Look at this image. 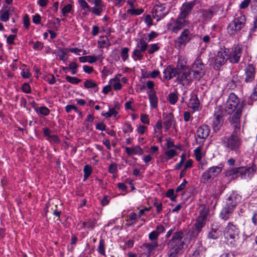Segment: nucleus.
Returning <instances> with one entry per match:
<instances>
[{"instance_id":"obj_19","label":"nucleus","mask_w":257,"mask_h":257,"mask_svg":"<svg viewBox=\"0 0 257 257\" xmlns=\"http://www.w3.org/2000/svg\"><path fill=\"white\" fill-rule=\"evenodd\" d=\"M219 10V7L216 5L213 6L208 9L202 10L201 13L203 19L205 21H209L214 15H216Z\"/></svg>"},{"instance_id":"obj_59","label":"nucleus","mask_w":257,"mask_h":257,"mask_svg":"<svg viewBox=\"0 0 257 257\" xmlns=\"http://www.w3.org/2000/svg\"><path fill=\"white\" fill-rule=\"evenodd\" d=\"M133 131V128L131 124L130 123H125L124 125L123 128V132L124 133H132Z\"/></svg>"},{"instance_id":"obj_18","label":"nucleus","mask_w":257,"mask_h":257,"mask_svg":"<svg viewBox=\"0 0 257 257\" xmlns=\"http://www.w3.org/2000/svg\"><path fill=\"white\" fill-rule=\"evenodd\" d=\"M196 4V3L195 1L184 3L182 6L181 12L179 15L180 18L181 17L186 20V18L188 16Z\"/></svg>"},{"instance_id":"obj_17","label":"nucleus","mask_w":257,"mask_h":257,"mask_svg":"<svg viewBox=\"0 0 257 257\" xmlns=\"http://www.w3.org/2000/svg\"><path fill=\"white\" fill-rule=\"evenodd\" d=\"M191 72L190 68L178 71L177 79L178 82L184 84L191 81L194 79L193 75H191Z\"/></svg>"},{"instance_id":"obj_28","label":"nucleus","mask_w":257,"mask_h":257,"mask_svg":"<svg viewBox=\"0 0 257 257\" xmlns=\"http://www.w3.org/2000/svg\"><path fill=\"white\" fill-rule=\"evenodd\" d=\"M188 106L192 108L193 111L199 110L200 102L196 94H193L191 95Z\"/></svg>"},{"instance_id":"obj_35","label":"nucleus","mask_w":257,"mask_h":257,"mask_svg":"<svg viewBox=\"0 0 257 257\" xmlns=\"http://www.w3.org/2000/svg\"><path fill=\"white\" fill-rule=\"evenodd\" d=\"M14 10L13 8L9 7L5 11H1L0 20L3 22H7L9 20L11 12Z\"/></svg>"},{"instance_id":"obj_46","label":"nucleus","mask_w":257,"mask_h":257,"mask_svg":"<svg viewBox=\"0 0 257 257\" xmlns=\"http://www.w3.org/2000/svg\"><path fill=\"white\" fill-rule=\"evenodd\" d=\"M65 79L67 82L73 84H77L82 81L81 79L69 75L66 76Z\"/></svg>"},{"instance_id":"obj_45","label":"nucleus","mask_w":257,"mask_h":257,"mask_svg":"<svg viewBox=\"0 0 257 257\" xmlns=\"http://www.w3.org/2000/svg\"><path fill=\"white\" fill-rule=\"evenodd\" d=\"M202 149V147L201 146H199L197 148L194 150V154L196 158V159L197 161H201L202 159V153L201 151Z\"/></svg>"},{"instance_id":"obj_33","label":"nucleus","mask_w":257,"mask_h":257,"mask_svg":"<svg viewBox=\"0 0 257 257\" xmlns=\"http://www.w3.org/2000/svg\"><path fill=\"white\" fill-rule=\"evenodd\" d=\"M146 51H141L140 47H137L135 49L132 53V57L135 61H137V59L139 60L143 59L144 55L143 53Z\"/></svg>"},{"instance_id":"obj_4","label":"nucleus","mask_w":257,"mask_h":257,"mask_svg":"<svg viewBox=\"0 0 257 257\" xmlns=\"http://www.w3.org/2000/svg\"><path fill=\"white\" fill-rule=\"evenodd\" d=\"M195 35L190 29H184L174 40V46L178 50H183L187 44L193 40Z\"/></svg>"},{"instance_id":"obj_24","label":"nucleus","mask_w":257,"mask_h":257,"mask_svg":"<svg viewBox=\"0 0 257 257\" xmlns=\"http://www.w3.org/2000/svg\"><path fill=\"white\" fill-rule=\"evenodd\" d=\"M219 227L220 225L219 223H213L211 225V228L207 234V238L211 239H217L221 234L220 231L218 230Z\"/></svg>"},{"instance_id":"obj_20","label":"nucleus","mask_w":257,"mask_h":257,"mask_svg":"<svg viewBox=\"0 0 257 257\" xmlns=\"http://www.w3.org/2000/svg\"><path fill=\"white\" fill-rule=\"evenodd\" d=\"M168 14L165 7L162 5H156L153 10L152 15L154 19L157 21L163 18Z\"/></svg>"},{"instance_id":"obj_10","label":"nucleus","mask_w":257,"mask_h":257,"mask_svg":"<svg viewBox=\"0 0 257 257\" xmlns=\"http://www.w3.org/2000/svg\"><path fill=\"white\" fill-rule=\"evenodd\" d=\"M222 171L221 167L213 166L210 167L207 171L203 173L201 176V181L206 183L212 180Z\"/></svg>"},{"instance_id":"obj_6","label":"nucleus","mask_w":257,"mask_h":257,"mask_svg":"<svg viewBox=\"0 0 257 257\" xmlns=\"http://www.w3.org/2000/svg\"><path fill=\"white\" fill-rule=\"evenodd\" d=\"M242 104H239V99L238 97L234 93H231L227 100L226 105L224 108L225 111L227 114L232 113L240 109L242 111Z\"/></svg>"},{"instance_id":"obj_8","label":"nucleus","mask_w":257,"mask_h":257,"mask_svg":"<svg viewBox=\"0 0 257 257\" xmlns=\"http://www.w3.org/2000/svg\"><path fill=\"white\" fill-rule=\"evenodd\" d=\"M193 73V77L194 79L199 80L205 74V65L200 56L195 59L190 68Z\"/></svg>"},{"instance_id":"obj_53","label":"nucleus","mask_w":257,"mask_h":257,"mask_svg":"<svg viewBox=\"0 0 257 257\" xmlns=\"http://www.w3.org/2000/svg\"><path fill=\"white\" fill-rule=\"evenodd\" d=\"M138 217L136 213L133 212L127 216L126 221H133L136 222L137 221Z\"/></svg>"},{"instance_id":"obj_31","label":"nucleus","mask_w":257,"mask_h":257,"mask_svg":"<svg viewBox=\"0 0 257 257\" xmlns=\"http://www.w3.org/2000/svg\"><path fill=\"white\" fill-rule=\"evenodd\" d=\"M149 98L151 106L154 108H157L158 98L156 95V92L154 90H151L149 93Z\"/></svg>"},{"instance_id":"obj_3","label":"nucleus","mask_w":257,"mask_h":257,"mask_svg":"<svg viewBox=\"0 0 257 257\" xmlns=\"http://www.w3.org/2000/svg\"><path fill=\"white\" fill-rule=\"evenodd\" d=\"M223 234L231 247L235 248L239 247L240 245L239 230L235 225L231 222L228 223L224 228Z\"/></svg>"},{"instance_id":"obj_48","label":"nucleus","mask_w":257,"mask_h":257,"mask_svg":"<svg viewBox=\"0 0 257 257\" xmlns=\"http://www.w3.org/2000/svg\"><path fill=\"white\" fill-rule=\"evenodd\" d=\"M238 80V79L237 76H233L231 81L228 83L229 88H231L232 89H234L236 87L237 82Z\"/></svg>"},{"instance_id":"obj_23","label":"nucleus","mask_w":257,"mask_h":257,"mask_svg":"<svg viewBox=\"0 0 257 257\" xmlns=\"http://www.w3.org/2000/svg\"><path fill=\"white\" fill-rule=\"evenodd\" d=\"M241 199V196L238 194L232 193L227 199L226 205L235 209L237 204L240 202Z\"/></svg>"},{"instance_id":"obj_14","label":"nucleus","mask_w":257,"mask_h":257,"mask_svg":"<svg viewBox=\"0 0 257 257\" xmlns=\"http://www.w3.org/2000/svg\"><path fill=\"white\" fill-rule=\"evenodd\" d=\"M242 52V47L240 45L234 46L232 51L229 53H227V59L231 63H238L240 59Z\"/></svg>"},{"instance_id":"obj_9","label":"nucleus","mask_w":257,"mask_h":257,"mask_svg":"<svg viewBox=\"0 0 257 257\" xmlns=\"http://www.w3.org/2000/svg\"><path fill=\"white\" fill-rule=\"evenodd\" d=\"M183 236V233L181 231L176 232L173 234L171 239L168 243L171 250L180 251L183 247L184 244V242L182 240Z\"/></svg>"},{"instance_id":"obj_32","label":"nucleus","mask_w":257,"mask_h":257,"mask_svg":"<svg viewBox=\"0 0 257 257\" xmlns=\"http://www.w3.org/2000/svg\"><path fill=\"white\" fill-rule=\"evenodd\" d=\"M84 87L85 88H93L94 92H96L98 90L97 84L92 79H87L84 82Z\"/></svg>"},{"instance_id":"obj_34","label":"nucleus","mask_w":257,"mask_h":257,"mask_svg":"<svg viewBox=\"0 0 257 257\" xmlns=\"http://www.w3.org/2000/svg\"><path fill=\"white\" fill-rule=\"evenodd\" d=\"M98 45L99 48H102L110 46V43L106 36H100L98 40Z\"/></svg>"},{"instance_id":"obj_60","label":"nucleus","mask_w":257,"mask_h":257,"mask_svg":"<svg viewBox=\"0 0 257 257\" xmlns=\"http://www.w3.org/2000/svg\"><path fill=\"white\" fill-rule=\"evenodd\" d=\"M22 89V91L26 93H30L31 92L30 85L28 83L23 84Z\"/></svg>"},{"instance_id":"obj_50","label":"nucleus","mask_w":257,"mask_h":257,"mask_svg":"<svg viewBox=\"0 0 257 257\" xmlns=\"http://www.w3.org/2000/svg\"><path fill=\"white\" fill-rule=\"evenodd\" d=\"M160 48L158 44H152L150 45V48L148 49V52L150 54H152L156 51H158Z\"/></svg>"},{"instance_id":"obj_56","label":"nucleus","mask_w":257,"mask_h":257,"mask_svg":"<svg viewBox=\"0 0 257 257\" xmlns=\"http://www.w3.org/2000/svg\"><path fill=\"white\" fill-rule=\"evenodd\" d=\"M72 10V6L71 4H68L62 10V13L64 16H66L68 13L70 12Z\"/></svg>"},{"instance_id":"obj_26","label":"nucleus","mask_w":257,"mask_h":257,"mask_svg":"<svg viewBox=\"0 0 257 257\" xmlns=\"http://www.w3.org/2000/svg\"><path fill=\"white\" fill-rule=\"evenodd\" d=\"M165 79L171 80L174 77H177L178 70L171 66H168L163 71Z\"/></svg>"},{"instance_id":"obj_13","label":"nucleus","mask_w":257,"mask_h":257,"mask_svg":"<svg viewBox=\"0 0 257 257\" xmlns=\"http://www.w3.org/2000/svg\"><path fill=\"white\" fill-rule=\"evenodd\" d=\"M242 111L238 109L236 111H234L232 113L228 114L230 115L228 118L229 122L231 126L233 129V131L240 132V118L241 115Z\"/></svg>"},{"instance_id":"obj_25","label":"nucleus","mask_w":257,"mask_h":257,"mask_svg":"<svg viewBox=\"0 0 257 257\" xmlns=\"http://www.w3.org/2000/svg\"><path fill=\"white\" fill-rule=\"evenodd\" d=\"M234 210V209L225 205L222 209L219 214V217L221 219L226 221L232 216Z\"/></svg>"},{"instance_id":"obj_2","label":"nucleus","mask_w":257,"mask_h":257,"mask_svg":"<svg viewBox=\"0 0 257 257\" xmlns=\"http://www.w3.org/2000/svg\"><path fill=\"white\" fill-rule=\"evenodd\" d=\"M257 171V161L253 162L250 167H239L231 169L226 172V175L231 178L240 177L241 179H250L254 172Z\"/></svg>"},{"instance_id":"obj_36","label":"nucleus","mask_w":257,"mask_h":257,"mask_svg":"<svg viewBox=\"0 0 257 257\" xmlns=\"http://www.w3.org/2000/svg\"><path fill=\"white\" fill-rule=\"evenodd\" d=\"M109 84L112 85L115 90H120L122 87V85L120 83L119 79H117L116 77L111 79L109 81Z\"/></svg>"},{"instance_id":"obj_15","label":"nucleus","mask_w":257,"mask_h":257,"mask_svg":"<svg viewBox=\"0 0 257 257\" xmlns=\"http://www.w3.org/2000/svg\"><path fill=\"white\" fill-rule=\"evenodd\" d=\"M210 133V128L207 125H202L200 126L196 131V142L199 144L202 145L208 137Z\"/></svg>"},{"instance_id":"obj_29","label":"nucleus","mask_w":257,"mask_h":257,"mask_svg":"<svg viewBox=\"0 0 257 257\" xmlns=\"http://www.w3.org/2000/svg\"><path fill=\"white\" fill-rule=\"evenodd\" d=\"M158 246V242L157 241L144 243L142 245V247L148 252L149 255H150L153 253V250Z\"/></svg>"},{"instance_id":"obj_7","label":"nucleus","mask_w":257,"mask_h":257,"mask_svg":"<svg viewBox=\"0 0 257 257\" xmlns=\"http://www.w3.org/2000/svg\"><path fill=\"white\" fill-rule=\"evenodd\" d=\"M209 210L205 207H203L199 210V215L196 219V222L194 225L193 232L197 236L202 228L205 226Z\"/></svg>"},{"instance_id":"obj_40","label":"nucleus","mask_w":257,"mask_h":257,"mask_svg":"<svg viewBox=\"0 0 257 257\" xmlns=\"http://www.w3.org/2000/svg\"><path fill=\"white\" fill-rule=\"evenodd\" d=\"M118 112L115 110V108H109V110L108 112L105 113H102L101 114L105 116L106 118L110 117L112 116L114 117H116L117 115Z\"/></svg>"},{"instance_id":"obj_52","label":"nucleus","mask_w":257,"mask_h":257,"mask_svg":"<svg viewBox=\"0 0 257 257\" xmlns=\"http://www.w3.org/2000/svg\"><path fill=\"white\" fill-rule=\"evenodd\" d=\"M117 165L115 163H112L108 167V172L110 174H115L117 172Z\"/></svg>"},{"instance_id":"obj_58","label":"nucleus","mask_w":257,"mask_h":257,"mask_svg":"<svg viewBox=\"0 0 257 257\" xmlns=\"http://www.w3.org/2000/svg\"><path fill=\"white\" fill-rule=\"evenodd\" d=\"M143 12V10L142 9H130L127 11L128 14L135 15H141Z\"/></svg>"},{"instance_id":"obj_38","label":"nucleus","mask_w":257,"mask_h":257,"mask_svg":"<svg viewBox=\"0 0 257 257\" xmlns=\"http://www.w3.org/2000/svg\"><path fill=\"white\" fill-rule=\"evenodd\" d=\"M148 47L147 42H146L144 37L141 38L137 44V47H140L141 51H146Z\"/></svg>"},{"instance_id":"obj_61","label":"nucleus","mask_w":257,"mask_h":257,"mask_svg":"<svg viewBox=\"0 0 257 257\" xmlns=\"http://www.w3.org/2000/svg\"><path fill=\"white\" fill-rule=\"evenodd\" d=\"M30 21L29 16L27 14L25 15L23 18V23L24 26L26 29H28L29 28L30 26Z\"/></svg>"},{"instance_id":"obj_47","label":"nucleus","mask_w":257,"mask_h":257,"mask_svg":"<svg viewBox=\"0 0 257 257\" xmlns=\"http://www.w3.org/2000/svg\"><path fill=\"white\" fill-rule=\"evenodd\" d=\"M178 96L175 93H171L168 95V101L172 105H174L178 100Z\"/></svg>"},{"instance_id":"obj_22","label":"nucleus","mask_w":257,"mask_h":257,"mask_svg":"<svg viewBox=\"0 0 257 257\" xmlns=\"http://www.w3.org/2000/svg\"><path fill=\"white\" fill-rule=\"evenodd\" d=\"M43 134L46 139L52 144H58L60 140L58 136L56 135H51V130L48 127H44L43 129Z\"/></svg>"},{"instance_id":"obj_12","label":"nucleus","mask_w":257,"mask_h":257,"mask_svg":"<svg viewBox=\"0 0 257 257\" xmlns=\"http://www.w3.org/2000/svg\"><path fill=\"white\" fill-rule=\"evenodd\" d=\"M187 24V21L183 18L178 16L177 19L168 23L167 25V29L173 33L177 34Z\"/></svg>"},{"instance_id":"obj_1","label":"nucleus","mask_w":257,"mask_h":257,"mask_svg":"<svg viewBox=\"0 0 257 257\" xmlns=\"http://www.w3.org/2000/svg\"><path fill=\"white\" fill-rule=\"evenodd\" d=\"M223 146L228 151H237L242 144L240 132L233 131L229 136H223L221 138Z\"/></svg>"},{"instance_id":"obj_63","label":"nucleus","mask_w":257,"mask_h":257,"mask_svg":"<svg viewBox=\"0 0 257 257\" xmlns=\"http://www.w3.org/2000/svg\"><path fill=\"white\" fill-rule=\"evenodd\" d=\"M17 37L16 35H10L7 39V43L8 44L13 45L14 44V40Z\"/></svg>"},{"instance_id":"obj_5","label":"nucleus","mask_w":257,"mask_h":257,"mask_svg":"<svg viewBox=\"0 0 257 257\" xmlns=\"http://www.w3.org/2000/svg\"><path fill=\"white\" fill-rule=\"evenodd\" d=\"M246 18L241 13H237L234 20L231 22L227 27L228 33L234 35L239 32L244 26Z\"/></svg>"},{"instance_id":"obj_11","label":"nucleus","mask_w":257,"mask_h":257,"mask_svg":"<svg viewBox=\"0 0 257 257\" xmlns=\"http://www.w3.org/2000/svg\"><path fill=\"white\" fill-rule=\"evenodd\" d=\"M223 123V108L221 106H217L215 108L212 127L214 131H218Z\"/></svg>"},{"instance_id":"obj_16","label":"nucleus","mask_w":257,"mask_h":257,"mask_svg":"<svg viewBox=\"0 0 257 257\" xmlns=\"http://www.w3.org/2000/svg\"><path fill=\"white\" fill-rule=\"evenodd\" d=\"M229 52V49H225L223 51H218L215 57L214 68L215 70H219L220 67L224 65L227 59V53Z\"/></svg>"},{"instance_id":"obj_42","label":"nucleus","mask_w":257,"mask_h":257,"mask_svg":"<svg viewBox=\"0 0 257 257\" xmlns=\"http://www.w3.org/2000/svg\"><path fill=\"white\" fill-rule=\"evenodd\" d=\"M84 180H86L92 173V168L88 165H85L83 169Z\"/></svg>"},{"instance_id":"obj_27","label":"nucleus","mask_w":257,"mask_h":257,"mask_svg":"<svg viewBox=\"0 0 257 257\" xmlns=\"http://www.w3.org/2000/svg\"><path fill=\"white\" fill-rule=\"evenodd\" d=\"M164 121V126L166 130H169L172 126L173 122L174 121V115L172 113H163Z\"/></svg>"},{"instance_id":"obj_43","label":"nucleus","mask_w":257,"mask_h":257,"mask_svg":"<svg viewBox=\"0 0 257 257\" xmlns=\"http://www.w3.org/2000/svg\"><path fill=\"white\" fill-rule=\"evenodd\" d=\"M129 48L127 47L122 48L121 49V57L123 61H125L128 58Z\"/></svg>"},{"instance_id":"obj_21","label":"nucleus","mask_w":257,"mask_h":257,"mask_svg":"<svg viewBox=\"0 0 257 257\" xmlns=\"http://www.w3.org/2000/svg\"><path fill=\"white\" fill-rule=\"evenodd\" d=\"M245 74L244 81L246 83H251L255 78V71L252 64H248L244 69Z\"/></svg>"},{"instance_id":"obj_64","label":"nucleus","mask_w":257,"mask_h":257,"mask_svg":"<svg viewBox=\"0 0 257 257\" xmlns=\"http://www.w3.org/2000/svg\"><path fill=\"white\" fill-rule=\"evenodd\" d=\"M250 98L253 100H257V84L255 85Z\"/></svg>"},{"instance_id":"obj_37","label":"nucleus","mask_w":257,"mask_h":257,"mask_svg":"<svg viewBox=\"0 0 257 257\" xmlns=\"http://www.w3.org/2000/svg\"><path fill=\"white\" fill-rule=\"evenodd\" d=\"M78 3L82 10L84 11L85 15H87L88 12H90L91 7L85 0H78Z\"/></svg>"},{"instance_id":"obj_44","label":"nucleus","mask_w":257,"mask_h":257,"mask_svg":"<svg viewBox=\"0 0 257 257\" xmlns=\"http://www.w3.org/2000/svg\"><path fill=\"white\" fill-rule=\"evenodd\" d=\"M166 160H169L177 155V152L174 149H170L165 152Z\"/></svg>"},{"instance_id":"obj_39","label":"nucleus","mask_w":257,"mask_h":257,"mask_svg":"<svg viewBox=\"0 0 257 257\" xmlns=\"http://www.w3.org/2000/svg\"><path fill=\"white\" fill-rule=\"evenodd\" d=\"M98 252L100 254L105 256V241L103 239H100L99 242V245L98 246Z\"/></svg>"},{"instance_id":"obj_57","label":"nucleus","mask_w":257,"mask_h":257,"mask_svg":"<svg viewBox=\"0 0 257 257\" xmlns=\"http://www.w3.org/2000/svg\"><path fill=\"white\" fill-rule=\"evenodd\" d=\"M44 47L43 44L40 42V41H37L33 45V49L35 50L36 51H40Z\"/></svg>"},{"instance_id":"obj_55","label":"nucleus","mask_w":257,"mask_h":257,"mask_svg":"<svg viewBox=\"0 0 257 257\" xmlns=\"http://www.w3.org/2000/svg\"><path fill=\"white\" fill-rule=\"evenodd\" d=\"M159 234L155 231H153L149 234V238L150 240L153 241H157Z\"/></svg>"},{"instance_id":"obj_30","label":"nucleus","mask_w":257,"mask_h":257,"mask_svg":"<svg viewBox=\"0 0 257 257\" xmlns=\"http://www.w3.org/2000/svg\"><path fill=\"white\" fill-rule=\"evenodd\" d=\"M187 59L186 58L183 56H179L176 69L179 71L190 68L187 66Z\"/></svg>"},{"instance_id":"obj_49","label":"nucleus","mask_w":257,"mask_h":257,"mask_svg":"<svg viewBox=\"0 0 257 257\" xmlns=\"http://www.w3.org/2000/svg\"><path fill=\"white\" fill-rule=\"evenodd\" d=\"M109 2L112 3L114 7L120 8L125 3L126 0H107Z\"/></svg>"},{"instance_id":"obj_51","label":"nucleus","mask_w":257,"mask_h":257,"mask_svg":"<svg viewBox=\"0 0 257 257\" xmlns=\"http://www.w3.org/2000/svg\"><path fill=\"white\" fill-rule=\"evenodd\" d=\"M103 7H93L91 8L90 12L96 16H100L103 11Z\"/></svg>"},{"instance_id":"obj_62","label":"nucleus","mask_w":257,"mask_h":257,"mask_svg":"<svg viewBox=\"0 0 257 257\" xmlns=\"http://www.w3.org/2000/svg\"><path fill=\"white\" fill-rule=\"evenodd\" d=\"M71 110H74L76 112H79L77 107L74 105L69 104L65 106V110L67 113L70 112Z\"/></svg>"},{"instance_id":"obj_54","label":"nucleus","mask_w":257,"mask_h":257,"mask_svg":"<svg viewBox=\"0 0 257 257\" xmlns=\"http://www.w3.org/2000/svg\"><path fill=\"white\" fill-rule=\"evenodd\" d=\"M134 155H142L144 151L140 146L137 145L133 147Z\"/></svg>"},{"instance_id":"obj_41","label":"nucleus","mask_w":257,"mask_h":257,"mask_svg":"<svg viewBox=\"0 0 257 257\" xmlns=\"http://www.w3.org/2000/svg\"><path fill=\"white\" fill-rule=\"evenodd\" d=\"M35 111L37 113H40L41 114L47 116L50 113L49 109L46 106H41L39 108H36Z\"/></svg>"}]
</instances>
